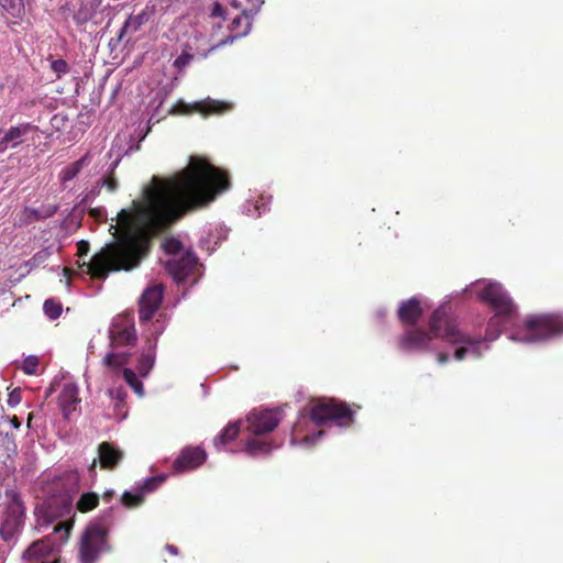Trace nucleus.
Masks as SVG:
<instances>
[{
  "mask_svg": "<svg viewBox=\"0 0 563 563\" xmlns=\"http://www.w3.org/2000/svg\"><path fill=\"white\" fill-rule=\"evenodd\" d=\"M229 174L202 157H191L189 164L174 177L144 188L143 200H133L130 209L117 216L115 241L92 256L87 273L103 279L111 271H131L150 251L151 240L170 228L187 213L202 209L229 190Z\"/></svg>",
  "mask_w": 563,
  "mask_h": 563,
  "instance_id": "nucleus-1",
  "label": "nucleus"
},
{
  "mask_svg": "<svg viewBox=\"0 0 563 563\" xmlns=\"http://www.w3.org/2000/svg\"><path fill=\"white\" fill-rule=\"evenodd\" d=\"M450 308L440 306L433 311L429 320V331L421 328L407 329L398 339V346L402 351H428L433 338L446 340L450 343H471L467 333L462 332L456 321L449 313Z\"/></svg>",
  "mask_w": 563,
  "mask_h": 563,
  "instance_id": "nucleus-2",
  "label": "nucleus"
},
{
  "mask_svg": "<svg viewBox=\"0 0 563 563\" xmlns=\"http://www.w3.org/2000/svg\"><path fill=\"white\" fill-rule=\"evenodd\" d=\"M111 519L102 516L91 521L81 534L79 543L80 563H96L102 553L111 551L109 531Z\"/></svg>",
  "mask_w": 563,
  "mask_h": 563,
  "instance_id": "nucleus-3",
  "label": "nucleus"
},
{
  "mask_svg": "<svg viewBox=\"0 0 563 563\" xmlns=\"http://www.w3.org/2000/svg\"><path fill=\"white\" fill-rule=\"evenodd\" d=\"M521 338L512 336L527 343L540 342L563 334V316L561 314H534L529 316L523 322Z\"/></svg>",
  "mask_w": 563,
  "mask_h": 563,
  "instance_id": "nucleus-4",
  "label": "nucleus"
},
{
  "mask_svg": "<svg viewBox=\"0 0 563 563\" xmlns=\"http://www.w3.org/2000/svg\"><path fill=\"white\" fill-rule=\"evenodd\" d=\"M309 416L318 427L330 421H336L340 427H347L354 421V412L350 406L334 398H322L313 402L310 407Z\"/></svg>",
  "mask_w": 563,
  "mask_h": 563,
  "instance_id": "nucleus-5",
  "label": "nucleus"
},
{
  "mask_svg": "<svg viewBox=\"0 0 563 563\" xmlns=\"http://www.w3.org/2000/svg\"><path fill=\"white\" fill-rule=\"evenodd\" d=\"M71 528L73 521L56 525L54 527V534L58 538L59 543L56 544L52 536L37 540L24 551L23 559L29 563H51V556L56 551L57 547L68 540Z\"/></svg>",
  "mask_w": 563,
  "mask_h": 563,
  "instance_id": "nucleus-6",
  "label": "nucleus"
},
{
  "mask_svg": "<svg viewBox=\"0 0 563 563\" xmlns=\"http://www.w3.org/2000/svg\"><path fill=\"white\" fill-rule=\"evenodd\" d=\"M479 298L488 303L496 316L510 319L516 306L507 291L497 283L488 284L479 294Z\"/></svg>",
  "mask_w": 563,
  "mask_h": 563,
  "instance_id": "nucleus-7",
  "label": "nucleus"
},
{
  "mask_svg": "<svg viewBox=\"0 0 563 563\" xmlns=\"http://www.w3.org/2000/svg\"><path fill=\"white\" fill-rule=\"evenodd\" d=\"M283 419V410L253 409L246 417L247 431L258 437L273 432Z\"/></svg>",
  "mask_w": 563,
  "mask_h": 563,
  "instance_id": "nucleus-8",
  "label": "nucleus"
},
{
  "mask_svg": "<svg viewBox=\"0 0 563 563\" xmlns=\"http://www.w3.org/2000/svg\"><path fill=\"white\" fill-rule=\"evenodd\" d=\"M109 339L112 349L134 346L137 341V335L133 317L130 314L118 316L111 323Z\"/></svg>",
  "mask_w": 563,
  "mask_h": 563,
  "instance_id": "nucleus-9",
  "label": "nucleus"
},
{
  "mask_svg": "<svg viewBox=\"0 0 563 563\" xmlns=\"http://www.w3.org/2000/svg\"><path fill=\"white\" fill-rule=\"evenodd\" d=\"M24 507L14 495L8 504L0 525V537L3 541L11 540L23 523Z\"/></svg>",
  "mask_w": 563,
  "mask_h": 563,
  "instance_id": "nucleus-10",
  "label": "nucleus"
},
{
  "mask_svg": "<svg viewBox=\"0 0 563 563\" xmlns=\"http://www.w3.org/2000/svg\"><path fill=\"white\" fill-rule=\"evenodd\" d=\"M230 109L228 103L207 99L203 101L195 102L192 104L186 103L183 100H178L169 110L173 115H189L194 112H199L207 117L210 114H221Z\"/></svg>",
  "mask_w": 563,
  "mask_h": 563,
  "instance_id": "nucleus-11",
  "label": "nucleus"
},
{
  "mask_svg": "<svg viewBox=\"0 0 563 563\" xmlns=\"http://www.w3.org/2000/svg\"><path fill=\"white\" fill-rule=\"evenodd\" d=\"M207 460L206 451L200 446H185L173 462L174 473H185L200 467Z\"/></svg>",
  "mask_w": 563,
  "mask_h": 563,
  "instance_id": "nucleus-12",
  "label": "nucleus"
},
{
  "mask_svg": "<svg viewBox=\"0 0 563 563\" xmlns=\"http://www.w3.org/2000/svg\"><path fill=\"white\" fill-rule=\"evenodd\" d=\"M163 285L157 284L147 287L139 302V318L141 322L150 321L161 307L163 301Z\"/></svg>",
  "mask_w": 563,
  "mask_h": 563,
  "instance_id": "nucleus-13",
  "label": "nucleus"
},
{
  "mask_svg": "<svg viewBox=\"0 0 563 563\" xmlns=\"http://www.w3.org/2000/svg\"><path fill=\"white\" fill-rule=\"evenodd\" d=\"M38 128L30 122L10 126L0 139V153L9 148H16L26 141L30 133L37 132Z\"/></svg>",
  "mask_w": 563,
  "mask_h": 563,
  "instance_id": "nucleus-14",
  "label": "nucleus"
},
{
  "mask_svg": "<svg viewBox=\"0 0 563 563\" xmlns=\"http://www.w3.org/2000/svg\"><path fill=\"white\" fill-rule=\"evenodd\" d=\"M153 11V8L146 5L140 13L131 14L120 29L118 36L110 40L109 45L111 46V48L117 47L124 40L126 34H134L144 24H146L150 21Z\"/></svg>",
  "mask_w": 563,
  "mask_h": 563,
  "instance_id": "nucleus-15",
  "label": "nucleus"
},
{
  "mask_svg": "<svg viewBox=\"0 0 563 563\" xmlns=\"http://www.w3.org/2000/svg\"><path fill=\"white\" fill-rule=\"evenodd\" d=\"M197 264V257L191 252H186L179 258L169 260L166 268L177 282H183L195 273Z\"/></svg>",
  "mask_w": 563,
  "mask_h": 563,
  "instance_id": "nucleus-16",
  "label": "nucleus"
},
{
  "mask_svg": "<svg viewBox=\"0 0 563 563\" xmlns=\"http://www.w3.org/2000/svg\"><path fill=\"white\" fill-rule=\"evenodd\" d=\"M251 29V23L249 21V18L244 14L236 15L230 25V31L233 34H230L225 36L224 38L220 40L217 44L212 45L207 53L203 54V56H208V54L221 46H224L227 44L233 43L236 38L242 37L249 33Z\"/></svg>",
  "mask_w": 563,
  "mask_h": 563,
  "instance_id": "nucleus-17",
  "label": "nucleus"
},
{
  "mask_svg": "<svg viewBox=\"0 0 563 563\" xmlns=\"http://www.w3.org/2000/svg\"><path fill=\"white\" fill-rule=\"evenodd\" d=\"M422 313L421 301L416 297L401 301L397 312L400 322L409 325H416Z\"/></svg>",
  "mask_w": 563,
  "mask_h": 563,
  "instance_id": "nucleus-18",
  "label": "nucleus"
},
{
  "mask_svg": "<svg viewBox=\"0 0 563 563\" xmlns=\"http://www.w3.org/2000/svg\"><path fill=\"white\" fill-rule=\"evenodd\" d=\"M98 460L101 468L112 471L123 460V452L110 442H102L98 446Z\"/></svg>",
  "mask_w": 563,
  "mask_h": 563,
  "instance_id": "nucleus-19",
  "label": "nucleus"
},
{
  "mask_svg": "<svg viewBox=\"0 0 563 563\" xmlns=\"http://www.w3.org/2000/svg\"><path fill=\"white\" fill-rule=\"evenodd\" d=\"M58 401L64 416L68 418L69 415L75 411L76 405L80 401L78 387L73 383L65 384L59 394Z\"/></svg>",
  "mask_w": 563,
  "mask_h": 563,
  "instance_id": "nucleus-20",
  "label": "nucleus"
},
{
  "mask_svg": "<svg viewBox=\"0 0 563 563\" xmlns=\"http://www.w3.org/2000/svg\"><path fill=\"white\" fill-rule=\"evenodd\" d=\"M240 422H230L221 432L214 437L213 445L218 451L223 450L230 442L235 440L240 433Z\"/></svg>",
  "mask_w": 563,
  "mask_h": 563,
  "instance_id": "nucleus-21",
  "label": "nucleus"
},
{
  "mask_svg": "<svg viewBox=\"0 0 563 563\" xmlns=\"http://www.w3.org/2000/svg\"><path fill=\"white\" fill-rule=\"evenodd\" d=\"M65 481L73 487V495L67 494L60 497V516L69 515L73 510L74 495L77 493L79 486V475L76 472H71L66 475Z\"/></svg>",
  "mask_w": 563,
  "mask_h": 563,
  "instance_id": "nucleus-22",
  "label": "nucleus"
},
{
  "mask_svg": "<svg viewBox=\"0 0 563 563\" xmlns=\"http://www.w3.org/2000/svg\"><path fill=\"white\" fill-rule=\"evenodd\" d=\"M245 452L252 457H258L263 455H267L273 450L272 442L260 440V439H250L245 442Z\"/></svg>",
  "mask_w": 563,
  "mask_h": 563,
  "instance_id": "nucleus-23",
  "label": "nucleus"
},
{
  "mask_svg": "<svg viewBox=\"0 0 563 563\" xmlns=\"http://www.w3.org/2000/svg\"><path fill=\"white\" fill-rule=\"evenodd\" d=\"M155 347L156 340L148 345L146 352H143L139 358L137 372L141 376H146L150 371L153 368L155 363Z\"/></svg>",
  "mask_w": 563,
  "mask_h": 563,
  "instance_id": "nucleus-24",
  "label": "nucleus"
},
{
  "mask_svg": "<svg viewBox=\"0 0 563 563\" xmlns=\"http://www.w3.org/2000/svg\"><path fill=\"white\" fill-rule=\"evenodd\" d=\"M88 163H89V158H88V154H86L78 161L66 166L59 174L60 180L65 183V181H69L71 179H74L81 172V169L86 165H88Z\"/></svg>",
  "mask_w": 563,
  "mask_h": 563,
  "instance_id": "nucleus-25",
  "label": "nucleus"
},
{
  "mask_svg": "<svg viewBox=\"0 0 563 563\" xmlns=\"http://www.w3.org/2000/svg\"><path fill=\"white\" fill-rule=\"evenodd\" d=\"M131 354L126 352H110L103 357V365L113 369H119L126 365Z\"/></svg>",
  "mask_w": 563,
  "mask_h": 563,
  "instance_id": "nucleus-26",
  "label": "nucleus"
},
{
  "mask_svg": "<svg viewBox=\"0 0 563 563\" xmlns=\"http://www.w3.org/2000/svg\"><path fill=\"white\" fill-rule=\"evenodd\" d=\"M508 320V318L494 314L487 323L486 335L483 340L493 341L497 339L500 334L501 328Z\"/></svg>",
  "mask_w": 563,
  "mask_h": 563,
  "instance_id": "nucleus-27",
  "label": "nucleus"
},
{
  "mask_svg": "<svg viewBox=\"0 0 563 563\" xmlns=\"http://www.w3.org/2000/svg\"><path fill=\"white\" fill-rule=\"evenodd\" d=\"M99 505V495L90 492L82 494L76 503V509L80 512H88Z\"/></svg>",
  "mask_w": 563,
  "mask_h": 563,
  "instance_id": "nucleus-28",
  "label": "nucleus"
},
{
  "mask_svg": "<svg viewBox=\"0 0 563 563\" xmlns=\"http://www.w3.org/2000/svg\"><path fill=\"white\" fill-rule=\"evenodd\" d=\"M471 339L475 340V342L473 344L471 343H466L467 345H470V347H466V346H461L459 349H456L455 353H454V357L455 360L457 361H462L465 358L466 354L467 353H472L473 355H475L476 357H479L481 356V352H479V349H478V344L482 342V338H473L471 336L470 334H467Z\"/></svg>",
  "mask_w": 563,
  "mask_h": 563,
  "instance_id": "nucleus-29",
  "label": "nucleus"
},
{
  "mask_svg": "<svg viewBox=\"0 0 563 563\" xmlns=\"http://www.w3.org/2000/svg\"><path fill=\"white\" fill-rule=\"evenodd\" d=\"M165 479H166L165 475H157V476L148 477L143 482L142 485H140L137 487V490H140L141 494H143V496H145L146 494L152 493L155 489H157L165 482Z\"/></svg>",
  "mask_w": 563,
  "mask_h": 563,
  "instance_id": "nucleus-30",
  "label": "nucleus"
},
{
  "mask_svg": "<svg viewBox=\"0 0 563 563\" xmlns=\"http://www.w3.org/2000/svg\"><path fill=\"white\" fill-rule=\"evenodd\" d=\"M144 501V496L140 490L133 494L130 492H124L121 496V503L126 508H135L142 505Z\"/></svg>",
  "mask_w": 563,
  "mask_h": 563,
  "instance_id": "nucleus-31",
  "label": "nucleus"
},
{
  "mask_svg": "<svg viewBox=\"0 0 563 563\" xmlns=\"http://www.w3.org/2000/svg\"><path fill=\"white\" fill-rule=\"evenodd\" d=\"M43 308L45 314L52 320L57 319L63 311L62 303L53 298L46 299Z\"/></svg>",
  "mask_w": 563,
  "mask_h": 563,
  "instance_id": "nucleus-32",
  "label": "nucleus"
},
{
  "mask_svg": "<svg viewBox=\"0 0 563 563\" xmlns=\"http://www.w3.org/2000/svg\"><path fill=\"white\" fill-rule=\"evenodd\" d=\"M162 249L165 253L176 255L183 249V243L175 236H167L162 242Z\"/></svg>",
  "mask_w": 563,
  "mask_h": 563,
  "instance_id": "nucleus-33",
  "label": "nucleus"
},
{
  "mask_svg": "<svg viewBox=\"0 0 563 563\" xmlns=\"http://www.w3.org/2000/svg\"><path fill=\"white\" fill-rule=\"evenodd\" d=\"M123 378L124 380L134 389L135 393L139 395L143 394V384L142 382L136 377L134 371L131 368H123Z\"/></svg>",
  "mask_w": 563,
  "mask_h": 563,
  "instance_id": "nucleus-34",
  "label": "nucleus"
},
{
  "mask_svg": "<svg viewBox=\"0 0 563 563\" xmlns=\"http://www.w3.org/2000/svg\"><path fill=\"white\" fill-rule=\"evenodd\" d=\"M51 69L56 74V78L60 79L70 68L65 59L58 58L51 62Z\"/></svg>",
  "mask_w": 563,
  "mask_h": 563,
  "instance_id": "nucleus-35",
  "label": "nucleus"
},
{
  "mask_svg": "<svg viewBox=\"0 0 563 563\" xmlns=\"http://www.w3.org/2000/svg\"><path fill=\"white\" fill-rule=\"evenodd\" d=\"M1 7L11 15H19L22 10L21 0H0Z\"/></svg>",
  "mask_w": 563,
  "mask_h": 563,
  "instance_id": "nucleus-36",
  "label": "nucleus"
},
{
  "mask_svg": "<svg viewBox=\"0 0 563 563\" xmlns=\"http://www.w3.org/2000/svg\"><path fill=\"white\" fill-rule=\"evenodd\" d=\"M38 360L36 356H27L24 358L22 369L27 375H34L37 373Z\"/></svg>",
  "mask_w": 563,
  "mask_h": 563,
  "instance_id": "nucleus-37",
  "label": "nucleus"
},
{
  "mask_svg": "<svg viewBox=\"0 0 563 563\" xmlns=\"http://www.w3.org/2000/svg\"><path fill=\"white\" fill-rule=\"evenodd\" d=\"M118 165V162L113 164V167L109 175L102 178V185L107 187L110 192H114L118 189V180L114 177V167Z\"/></svg>",
  "mask_w": 563,
  "mask_h": 563,
  "instance_id": "nucleus-38",
  "label": "nucleus"
},
{
  "mask_svg": "<svg viewBox=\"0 0 563 563\" xmlns=\"http://www.w3.org/2000/svg\"><path fill=\"white\" fill-rule=\"evenodd\" d=\"M90 18L91 15L86 8H80L73 15V19L77 25L86 24L90 20Z\"/></svg>",
  "mask_w": 563,
  "mask_h": 563,
  "instance_id": "nucleus-39",
  "label": "nucleus"
},
{
  "mask_svg": "<svg viewBox=\"0 0 563 563\" xmlns=\"http://www.w3.org/2000/svg\"><path fill=\"white\" fill-rule=\"evenodd\" d=\"M194 56L188 52H181V54L174 60V66L178 69L186 67Z\"/></svg>",
  "mask_w": 563,
  "mask_h": 563,
  "instance_id": "nucleus-40",
  "label": "nucleus"
},
{
  "mask_svg": "<svg viewBox=\"0 0 563 563\" xmlns=\"http://www.w3.org/2000/svg\"><path fill=\"white\" fill-rule=\"evenodd\" d=\"M21 400H22V390L20 388H14L9 394L7 402L10 407H15L21 402Z\"/></svg>",
  "mask_w": 563,
  "mask_h": 563,
  "instance_id": "nucleus-41",
  "label": "nucleus"
},
{
  "mask_svg": "<svg viewBox=\"0 0 563 563\" xmlns=\"http://www.w3.org/2000/svg\"><path fill=\"white\" fill-rule=\"evenodd\" d=\"M90 245L87 241L81 240L77 243V254L82 257L86 256L89 252Z\"/></svg>",
  "mask_w": 563,
  "mask_h": 563,
  "instance_id": "nucleus-42",
  "label": "nucleus"
},
{
  "mask_svg": "<svg viewBox=\"0 0 563 563\" xmlns=\"http://www.w3.org/2000/svg\"><path fill=\"white\" fill-rule=\"evenodd\" d=\"M212 18H216V16H223L224 15V9L223 7L221 5V3L219 2H214L213 3V8L211 10V14H210Z\"/></svg>",
  "mask_w": 563,
  "mask_h": 563,
  "instance_id": "nucleus-43",
  "label": "nucleus"
},
{
  "mask_svg": "<svg viewBox=\"0 0 563 563\" xmlns=\"http://www.w3.org/2000/svg\"><path fill=\"white\" fill-rule=\"evenodd\" d=\"M437 358L440 364H445L449 361V355L446 353H439Z\"/></svg>",
  "mask_w": 563,
  "mask_h": 563,
  "instance_id": "nucleus-44",
  "label": "nucleus"
},
{
  "mask_svg": "<svg viewBox=\"0 0 563 563\" xmlns=\"http://www.w3.org/2000/svg\"><path fill=\"white\" fill-rule=\"evenodd\" d=\"M10 423L14 429H19L21 427V421L16 416L10 418Z\"/></svg>",
  "mask_w": 563,
  "mask_h": 563,
  "instance_id": "nucleus-45",
  "label": "nucleus"
},
{
  "mask_svg": "<svg viewBox=\"0 0 563 563\" xmlns=\"http://www.w3.org/2000/svg\"><path fill=\"white\" fill-rule=\"evenodd\" d=\"M166 550L174 555L178 554V549L175 545L167 544Z\"/></svg>",
  "mask_w": 563,
  "mask_h": 563,
  "instance_id": "nucleus-46",
  "label": "nucleus"
},
{
  "mask_svg": "<svg viewBox=\"0 0 563 563\" xmlns=\"http://www.w3.org/2000/svg\"><path fill=\"white\" fill-rule=\"evenodd\" d=\"M34 415L33 412H30L29 416H27V419H26V427L30 429L31 428V422H32V419H33Z\"/></svg>",
  "mask_w": 563,
  "mask_h": 563,
  "instance_id": "nucleus-47",
  "label": "nucleus"
},
{
  "mask_svg": "<svg viewBox=\"0 0 563 563\" xmlns=\"http://www.w3.org/2000/svg\"><path fill=\"white\" fill-rule=\"evenodd\" d=\"M96 466H97V460L95 459V460L91 462L90 466H89V471H90L91 473H95Z\"/></svg>",
  "mask_w": 563,
  "mask_h": 563,
  "instance_id": "nucleus-48",
  "label": "nucleus"
},
{
  "mask_svg": "<svg viewBox=\"0 0 563 563\" xmlns=\"http://www.w3.org/2000/svg\"><path fill=\"white\" fill-rule=\"evenodd\" d=\"M113 493H106L104 498L109 500L112 497Z\"/></svg>",
  "mask_w": 563,
  "mask_h": 563,
  "instance_id": "nucleus-49",
  "label": "nucleus"
},
{
  "mask_svg": "<svg viewBox=\"0 0 563 563\" xmlns=\"http://www.w3.org/2000/svg\"><path fill=\"white\" fill-rule=\"evenodd\" d=\"M89 214L96 217L98 214V211L96 209H92L90 210Z\"/></svg>",
  "mask_w": 563,
  "mask_h": 563,
  "instance_id": "nucleus-50",
  "label": "nucleus"
},
{
  "mask_svg": "<svg viewBox=\"0 0 563 563\" xmlns=\"http://www.w3.org/2000/svg\"><path fill=\"white\" fill-rule=\"evenodd\" d=\"M323 434V431H319L314 437L319 438Z\"/></svg>",
  "mask_w": 563,
  "mask_h": 563,
  "instance_id": "nucleus-51",
  "label": "nucleus"
}]
</instances>
